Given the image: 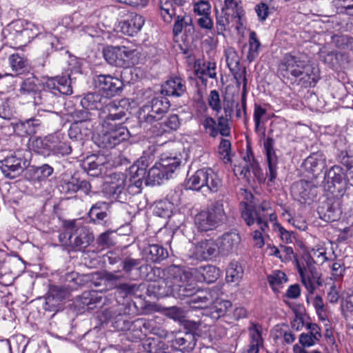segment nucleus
Wrapping results in <instances>:
<instances>
[{
  "label": "nucleus",
  "mask_w": 353,
  "mask_h": 353,
  "mask_svg": "<svg viewBox=\"0 0 353 353\" xmlns=\"http://www.w3.org/2000/svg\"><path fill=\"white\" fill-rule=\"evenodd\" d=\"M144 23L143 17L132 13L128 19L120 23L121 30L123 34L133 36L141 30Z\"/></svg>",
  "instance_id": "nucleus-25"
},
{
  "label": "nucleus",
  "mask_w": 353,
  "mask_h": 353,
  "mask_svg": "<svg viewBox=\"0 0 353 353\" xmlns=\"http://www.w3.org/2000/svg\"><path fill=\"white\" fill-rule=\"evenodd\" d=\"M241 241V237L236 232H227L218 239L219 252L226 254L236 249Z\"/></svg>",
  "instance_id": "nucleus-26"
},
{
  "label": "nucleus",
  "mask_w": 353,
  "mask_h": 353,
  "mask_svg": "<svg viewBox=\"0 0 353 353\" xmlns=\"http://www.w3.org/2000/svg\"><path fill=\"white\" fill-rule=\"evenodd\" d=\"M129 171L128 186H134L137 188H140L143 181L145 182L147 178L146 172L143 169H139V167L136 166H131Z\"/></svg>",
  "instance_id": "nucleus-40"
},
{
  "label": "nucleus",
  "mask_w": 353,
  "mask_h": 353,
  "mask_svg": "<svg viewBox=\"0 0 353 353\" xmlns=\"http://www.w3.org/2000/svg\"><path fill=\"white\" fill-rule=\"evenodd\" d=\"M242 205V218L249 226L256 222L260 229L265 232L268 228L269 221L274 223L276 221V214L271 203L267 200L254 205H250L248 203H243Z\"/></svg>",
  "instance_id": "nucleus-3"
},
{
  "label": "nucleus",
  "mask_w": 353,
  "mask_h": 353,
  "mask_svg": "<svg viewBox=\"0 0 353 353\" xmlns=\"http://www.w3.org/2000/svg\"><path fill=\"white\" fill-rule=\"evenodd\" d=\"M194 276L197 281L212 283L220 276V270L212 265H201L194 270Z\"/></svg>",
  "instance_id": "nucleus-24"
},
{
  "label": "nucleus",
  "mask_w": 353,
  "mask_h": 353,
  "mask_svg": "<svg viewBox=\"0 0 353 353\" xmlns=\"http://www.w3.org/2000/svg\"><path fill=\"white\" fill-rule=\"evenodd\" d=\"M94 240V236L85 227L73 226V234L71 247L76 250L87 248Z\"/></svg>",
  "instance_id": "nucleus-21"
},
{
  "label": "nucleus",
  "mask_w": 353,
  "mask_h": 353,
  "mask_svg": "<svg viewBox=\"0 0 353 353\" xmlns=\"http://www.w3.org/2000/svg\"><path fill=\"white\" fill-rule=\"evenodd\" d=\"M59 188L61 192L67 194H72L80 190L88 195L91 192L92 185L89 181L72 176L68 180H63Z\"/></svg>",
  "instance_id": "nucleus-16"
},
{
  "label": "nucleus",
  "mask_w": 353,
  "mask_h": 353,
  "mask_svg": "<svg viewBox=\"0 0 353 353\" xmlns=\"http://www.w3.org/2000/svg\"><path fill=\"white\" fill-rule=\"evenodd\" d=\"M54 169L48 164H43L34 169V178L39 181H46L52 174Z\"/></svg>",
  "instance_id": "nucleus-56"
},
{
  "label": "nucleus",
  "mask_w": 353,
  "mask_h": 353,
  "mask_svg": "<svg viewBox=\"0 0 353 353\" xmlns=\"http://www.w3.org/2000/svg\"><path fill=\"white\" fill-rule=\"evenodd\" d=\"M216 63L210 61H205L202 64H199L195 70V74L199 79L203 76L208 77L211 79H215L216 77Z\"/></svg>",
  "instance_id": "nucleus-46"
},
{
  "label": "nucleus",
  "mask_w": 353,
  "mask_h": 353,
  "mask_svg": "<svg viewBox=\"0 0 353 353\" xmlns=\"http://www.w3.org/2000/svg\"><path fill=\"white\" fill-rule=\"evenodd\" d=\"M103 165L104 161L102 157L92 156L88 157L84 162V169L88 174L98 176L101 174Z\"/></svg>",
  "instance_id": "nucleus-37"
},
{
  "label": "nucleus",
  "mask_w": 353,
  "mask_h": 353,
  "mask_svg": "<svg viewBox=\"0 0 353 353\" xmlns=\"http://www.w3.org/2000/svg\"><path fill=\"white\" fill-rule=\"evenodd\" d=\"M299 273L303 285L310 294H313L317 287L322 285L321 276L316 270L310 269L306 270L299 267Z\"/></svg>",
  "instance_id": "nucleus-23"
},
{
  "label": "nucleus",
  "mask_w": 353,
  "mask_h": 353,
  "mask_svg": "<svg viewBox=\"0 0 353 353\" xmlns=\"http://www.w3.org/2000/svg\"><path fill=\"white\" fill-rule=\"evenodd\" d=\"M196 339L192 332H186L183 336H176L172 340V346L184 352H191L195 347Z\"/></svg>",
  "instance_id": "nucleus-30"
},
{
  "label": "nucleus",
  "mask_w": 353,
  "mask_h": 353,
  "mask_svg": "<svg viewBox=\"0 0 353 353\" xmlns=\"http://www.w3.org/2000/svg\"><path fill=\"white\" fill-rule=\"evenodd\" d=\"M168 179L169 177L166 172L158 162L148 170L145 184L151 185H160L164 179Z\"/></svg>",
  "instance_id": "nucleus-36"
},
{
  "label": "nucleus",
  "mask_w": 353,
  "mask_h": 353,
  "mask_svg": "<svg viewBox=\"0 0 353 353\" xmlns=\"http://www.w3.org/2000/svg\"><path fill=\"white\" fill-rule=\"evenodd\" d=\"M163 277L176 289L181 283L186 281L187 275L180 267L172 265L163 270Z\"/></svg>",
  "instance_id": "nucleus-31"
},
{
  "label": "nucleus",
  "mask_w": 353,
  "mask_h": 353,
  "mask_svg": "<svg viewBox=\"0 0 353 353\" xmlns=\"http://www.w3.org/2000/svg\"><path fill=\"white\" fill-rule=\"evenodd\" d=\"M10 67L15 75H19L28 70V63L26 59L19 54H12L9 57Z\"/></svg>",
  "instance_id": "nucleus-39"
},
{
  "label": "nucleus",
  "mask_w": 353,
  "mask_h": 353,
  "mask_svg": "<svg viewBox=\"0 0 353 353\" xmlns=\"http://www.w3.org/2000/svg\"><path fill=\"white\" fill-rule=\"evenodd\" d=\"M231 143L226 139H221L219 146V154L225 162L230 161Z\"/></svg>",
  "instance_id": "nucleus-64"
},
{
  "label": "nucleus",
  "mask_w": 353,
  "mask_h": 353,
  "mask_svg": "<svg viewBox=\"0 0 353 353\" xmlns=\"http://www.w3.org/2000/svg\"><path fill=\"white\" fill-rule=\"evenodd\" d=\"M38 91L37 79L34 77L26 79L21 83L19 92L21 95L35 94L36 96Z\"/></svg>",
  "instance_id": "nucleus-52"
},
{
  "label": "nucleus",
  "mask_w": 353,
  "mask_h": 353,
  "mask_svg": "<svg viewBox=\"0 0 353 353\" xmlns=\"http://www.w3.org/2000/svg\"><path fill=\"white\" fill-rule=\"evenodd\" d=\"M93 125L92 123L83 121H74L68 130L70 139L77 142L79 145H83V141L92 132Z\"/></svg>",
  "instance_id": "nucleus-19"
},
{
  "label": "nucleus",
  "mask_w": 353,
  "mask_h": 353,
  "mask_svg": "<svg viewBox=\"0 0 353 353\" xmlns=\"http://www.w3.org/2000/svg\"><path fill=\"white\" fill-rule=\"evenodd\" d=\"M104 59L112 65L120 67L123 63L121 61V46L105 48L103 52Z\"/></svg>",
  "instance_id": "nucleus-42"
},
{
  "label": "nucleus",
  "mask_w": 353,
  "mask_h": 353,
  "mask_svg": "<svg viewBox=\"0 0 353 353\" xmlns=\"http://www.w3.org/2000/svg\"><path fill=\"white\" fill-rule=\"evenodd\" d=\"M159 163L170 178L172 174L180 169L181 159L176 155L165 153L161 155Z\"/></svg>",
  "instance_id": "nucleus-34"
},
{
  "label": "nucleus",
  "mask_w": 353,
  "mask_h": 353,
  "mask_svg": "<svg viewBox=\"0 0 353 353\" xmlns=\"http://www.w3.org/2000/svg\"><path fill=\"white\" fill-rule=\"evenodd\" d=\"M48 138L50 154L64 156L71 153L72 146L64 140L65 137L63 134L57 132L54 134H48Z\"/></svg>",
  "instance_id": "nucleus-22"
},
{
  "label": "nucleus",
  "mask_w": 353,
  "mask_h": 353,
  "mask_svg": "<svg viewBox=\"0 0 353 353\" xmlns=\"http://www.w3.org/2000/svg\"><path fill=\"white\" fill-rule=\"evenodd\" d=\"M243 270L238 263H230L226 271V281L228 283H238L243 276Z\"/></svg>",
  "instance_id": "nucleus-47"
},
{
  "label": "nucleus",
  "mask_w": 353,
  "mask_h": 353,
  "mask_svg": "<svg viewBox=\"0 0 353 353\" xmlns=\"http://www.w3.org/2000/svg\"><path fill=\"white\" fill-rule=\"evenodd\" d=\"M187 32H192L194 31V26L192 24V19L190 15L184 14L183 16L179 15L176 17V21L173 26V33L175 36L181 33L183 29Z\"/></svg>",
  "instance_id": "nucleus-38"
},
{
  "label": "nucleus",
  "mask_w": 353,
  "mask_h": 353,
  "mask_svg": "<svg viewBox=\"0 0 353 353\" xmlns=\"http://www.w3.org/2000/svg\"><path fill=\"white\" fill-rule=\"evenodd\" d=\"M219 253L218 244L212 239H206L199 242L194 250L193 254L197 260H208Z\"/></svg>",
  "instance_id": "nucleus-17"
},
{
  "label": "nucleus",
  "mask_w": 353,
  "mask_h": 353,
  "mask_svg": "<svg viewBox=\"0 0 353 353\" xmlns=\"http://www.w3.org/2000/svg\"><path fill=\"white\" fill-rule=\"evenodd\" d=\"M203 126L205 132L211 137L215 138L220 134L219 130L216 126V121L212 117H205L203 121Z\"/></svg>",
  "instance_id": "nucleus-60"
},
{
  "label": "nucleus",
  "mask_w": 353,
  "mask_h": 353,
  "mask_svg": "<svg viewBox=\"0 0 353 353\" xmlns=\"http://www.w3.org/2000/svg\"><path fill=\"white\" fill-rule=\"evenodd\" d=\"M193 10L199 16L210 15L211 13V5L208 1L201 0L194 3Z\"/></svg>",
  "instance_id": "nucleus-62"
},
{
  "label": "nucleus",
  "mask_w": 353,
  "mask_h": 353,
  "mask_svg": "<svg viewBox=\"0 0 353 353\" xmlns=\"http://www.w3.org/2000/svg\"><path fill=\"white\" fill-rule=\"evenodd\" d=\"M110 208V203L98 201L91 207L88 216L93 223H102L108 216Z\"/></svg>",
  "instance_id": "nucleus-32"
},
{
  "label": "nucleus",
  "mask_w": 353,
  "mask_h": 353,
  "mask_svg": "<svg viewBox=\"0 0 353 353\" xmlns=\"http://www.w3.org/2000/svg\"><path fill=\"white\" fill-rule=\"evenodd\" d=\"M319 214L322 219L327 222H332L338 220L340 215V211L330 203L326 204L325 209L321 208L319 209Z\"/></svg>",
  "instance_id": "nucleus-51"
},
{
  "label": "nucleus",
  "mask_w": 353,
  "mask_h": 353,
  "mask_svg": "<svg viewBox=\"0 0 353 353\" xmlns=\"http://www.w3.org/2000/svg\"><path fill=\"white\" fill-rule=\"evenodd\" d=\"M208 103L210 108L216 114L221 112L222 109L221 101L219 93L216 90L210 91L208 98Z\"/></svg>",
  "instance_id": "nucleus-58"
},
{
  "label": "nucleus",
  "mask_w": 353,
  "mask_h": 353,
  "mask_svg": "<svg viewBox=\"0 0 353 353\" xmlns=\"http://www.w3.org/2000/svg\"><path fill=\"white\" fill-rule=\"evenodd\" d=\"M305 168L314 176L321 173L325 167V159L321 154H313L305 161Z\"/></svg>",
  "instance_id": "nucleus-35"
},
{
  "label": "nucleus",
  "mask_w": 353,
  "mask_h": 353,
  "mask_svg": "<svg viewBox=\"0 0 353 353\" xmlns=\"http://www.w3.org/2000/svg\"><path fill=\"white\" fill-rule=\"evenodd\" d=\"M187 188L193 190L207 189L211 192H216L222 185V181L211 168L198 170L187 181Z\"/></svg>",
  "instance_id": "nucleus-7"
},
{
  "label": "nucleus",
  "mask_w": 353,
  "mask_h": 353,
  "mask_svg": "<svg viewBox=\"0 0 353 353\" xmlns=\"http://www.w3.org/2000/svg\"><path fill=\"white\" fill-rule=\"evenodd\" d=\"M48 141H49L48 135L44 138L37 137L32 141L31 145L37 153L49 156L50 154V143Z\"/></svg>",
  "instance_id": "nucleus-49"
},
{
  "label": "nucleus",
  "mask_w": 353,
  "mask_h": 353,
  "mask_svg": "<svg viewBox=\"0 0 353 353\" xmlns=\"http://www.w3.org/2000/svg\"><path fill=\"white\" fill-rule=\"evenodd\" d=\"M170 108L169 100L159 96L153 98L143 105L139 110V120L141 126L147 128L148 124L154 125L163 119Z\"/></svg>",
  "instance_id": "nucleus-5"
},
{
  "label": "nucleus",
  "mask_w": 353,
  "mask_h": 353,
  "mask_svg": "<svg viewBox=\"0 0 353 353\" xmlns=\"http://www.w3.org/2000/svg\"><path fill=\"white\" fill-rule=\"evenodd\" d=\"M245 12L243 8H239L236 11H230L225 8H222L221 12H216V27L219 34H223L230 26L236 25L239 28L242 26L241 18L244 16Z\"/></svg>",
  "instance_id": "nucleus-10"
},
{
  "label": "nucleus",
  "mask_w": 353,
  "mask_h": 353,
  "mask_svg": "<svg viewBox=\"0 0 353 353\" xmlns=\"http://www.w3.org/2000/svg\"><path fill=\"white\" fill-rule=\"evenodd\" d=\"M227 65L231 71L236 69L240 63V58L234 48L230 47L225 50Z\"/></svg>",
  "instance_id": "nucleus-55"
},
{
  "label": "nucleus",
  "mask_w": 353,
  "mask_h": 353,
  "mask_svg": "<svg viewBox=\"0 0 353 353\" xmlns=\"http://www.w3.org/2000/svg\"><path fill=\"white\" fill-rule=\"evenodd\" d=\"M181 125V119L176 114H171L156 123L152 128V133L154 136H161L164 133H170L177 130Z\"/></svg>",
  "instance_id": "nucleus-15"
},
{
  "label": "nucleus",
  "mask_w": 353,
  "mask_h": 353,
  "mask_svg": "<svg viewBox=\"0 0 353 353\" xmlns=\"http://www.w3.org/2000/svg\"><path fill=\"white\" fill-rule=\"evenodd\" d=\"M149 288L158 298L169 296H175V288H174L172 284L168 283L163 277L152 283Z\"/></svg>",
  "instance_id": "nucleus-33"
},
{
  "label": "nucleus",
  "mask_w": 353,
  "mask_h": 353,
  "mask_svg": "<svg viewBox=\"0 0 353 353\" xmlns=\"http://www.w3.org/2000/svg\"><path fill=\"white\" fill-rule=\"evenodd\" d=\"M226 201H215L207 210L198 213L194 218V223L199 230L207 232L216 229L226 223L228 216L225 210Z\"/></svg>",
  "instance_id": "nucleus-4"
},
{
  "label": "nucleus",
  "mask_w": 353,
  "mask_h": 353,
  "mask_svg": "<svg viewBox=\"0 0 353 353\" xmlns=\"http://www.w3.org/2000/svg\"><path fill=\"white\" fill-rule=\"evenodd\" d=\"M103 112H107V114L101 116L103 119L101 123H122L126 117L125 108L121 105L120 101L106 102L103 107Z\"/></svg>",
  "instance_id": "nucleus-14"
},
{
  "label": "nucleus",
  "mask_w": 353,
  "mask_h": 353,
  "mask_svg": "<svg viewBox=\"0 0 353 353\" xmlns=\"http://www.w3.org/2000/svg\"><path fill=\"white\" fill-rule=\"evenodd\" d=\"M187 91L186 83L179 77H170L162 85L161 93L168 97H181Z\"/></svg>",
  "instance_id": "nucleus-18"
},
{
  "label": "nucleus",
  "mask_w": 353,
  "mask_h": 353,
  "mask_svg": "<svg viewBox=\"0 0 353 353\" xmlns=\"http://www.w3.org/2000/svg\"><path fill=\"white\" fill-rule=\"evenodd\" d=\"M72 94L71 79L69 76L48 77L43 83V88L34 97L35 105L43 106L42 110L52 112L60 103L62 95Z\"/></svg>",
  "instance_id": "nucleus-1"
},
{
  "label": "nucleus",
  "mask_w": 353,
  "mask_h": 353,
  "mask_svg": "<svg viewBox=\"0 0 353 353\" xmlns=\"http://www.w3.org/2000/svg\"><path fill=\"white\" fill-rule=\"evenodd\" d=\"M101 297L97 296L96 292H84L80 296L79 301L82 307H87L88 310H93L97 303H100Z\"/></svg>",
  "instance_id": "nucleus-48"
},
{
  "label": "nucleus",
  "mask_w": 353,
  "mask_h": 353,
  "mask_svg": "<svg viewBox=\"0 0 353 353\" xmlns=\"http://www.w3.org/2000/svg\"><path fill=\"white\" fill-rule=\"evenodd\" d=\"M266 156L269 168V173L268 174V180L270 182L274 183L277 176V157L275 154L274 150H271L270 152H266Z\"/></svg>",
  "instance_id": "nucleus-54"
},
{
  "label": "nucleus",
  "mask_w": 353,
  "mask_h": 353,
  "mask_svg": "<svg viewBox=\"0 0 353 353\" xmlns=\"http://www.w3.org/2000/svg\"><path fill=\"white\" fill-rule=\"evenodd\" d=\"M345 172L340 165L332 166L325 174V187L332 194H343L346 191Z\"/></svg>",
  "instance_id": "nucleus-11"
},
{
  "label": "nucleus",
  "mask_w": 353,
  "mask_h": 353,
  "mask_svg": "<svg viewBox=\"0 0 353 353\" xmlns=\"http://www.w3.org/2000/svg\"><path fill=\"white\" fill-rule=\"evenodd\" d=\"M121 267L126 274H130L134 270L141 271L148 268V265L143 263L142 259H133L130 256L123 259Z\"/></svg>",
  "instance_id": "nucleus-44"
},
{
  "label": "nucleus",
  "mask_w": 353,
  "mask_h": 353,
  "mask_svg": "<svg viewBox=\"0 0 353 353\" xmlns=\"http://www.w3.org/2000/svg\"><path fill=\"white\" fill-rule=\"evenodd\" d=\"M313 305L319 319L321 321L327 320V310L323 298L319 295H316L314 299Z\"/></svg>",
  "instance_id": "nucleus-59"
},
{
  "label": "nucleus",
  "mask_w": 353,
  "mask_h": 353,
  "mask_svg": "<svg viewBox=\"0 0 353 353\" xmlns=\"http://www.w3.org/2000/svg\"><path fill=\"white\" fill-rule=\"evenodd\" d=\"M41 124V121L38 117H33L25 121H19L14 124L13 128L16 133L23 137L35 134Z\"/></svg>",
  "instance_id": "nucleus-28"
},
{
  "label": "nucleus",
  "mask_w": 353,
  "mask_h": 353,
  "mask_svg": "<svg viewBox=\"0 0 353 353\" xmlns=\"http://www.w3.org/2000/svg\"><path fill=\"white\" fill-rule=\"evenodd\" d=\"M108 101L107 97H103L98 92H90L81 99V105L85 110H98L103 108Z\"/></svg>",
  "instance_id": "nucleus-29"
},
{
  "label": "nucleus",
  "mask_w": 353,
  "mask_h": 353,
  "mask_svg": "<svg viewBox=\"0 0 353 353\" xmlns=\"http://www.w3.org/2000/svg\"><path fill=\"white\" fill-rule=\"evenodd\" d=\"M212 302L211 296L207 292H201L195 294L190 299L189 303L192 304L194 308H205Z\"/></svg>",
  "instance_id": "nucleus-53"
},
{
  "label": "nucleus",
  "mask_w": 353,
  "mask_h": 353,
  "mask_svg": "<svg viewBox=\"0 0 353 353\" xmlns=\"http://www.w3.org/2000/svg\"><path fill=\"white\" fill-rule=\"evenodd\" d=\"M0 164V169L3 175L12 179L19 176L29 163L21 152H17L1 161Z\"/></svg>",
  "instance_id": "nucleus-8"
},
{
  "label": "nucleus",
  "mask_w": 353,
  "mask_h": 353,
  "mask_svg": "<svg viewBox=\"0 0 353 353\" xmlns=\"http://www.w3.org/2000/svg\"><path fill=\"white\" fill-rule=\"evenodd\" d=\"M135 55V50H130L125 46H121V61L123 62L120 67L129 68L134 65L132 61Z\"/></svg>",
  "instance_id": "nucleus-57"
},
{
  "label": "nucleus",
  "mask_w": 353,
  "mask_h": 353,
  "mask_svg": "<svg viewBox=\"0 0 353 353\" xmlns=\"http://www.w3.org/2000/svg\"><path fill=\"white\" fill-rule=\"evenodd\" d=\"M184 283H181L176 288L175 296H177L181 299L185 297L192 298L194 295L196 290L191 285L185 284Z\"/></svg>",
  "instance_id": "nucleus-63"
},
{
  "label": "nucleus",
  "mask_w": 353,
  "mask_h": 353,
  "mask_svg": "<svg viewBox=\"0 0 353 353\" xmlns=\"http://www.w3.org/2000/svg\"><path fill=\"white\" fill-rule=\"evenodd\" d=\"M94 82L95 88L109 97L119 94L123 86L120 79L111 75H97Z\"/></svg>",
  "instance_id": "nucleus-12"
},
{
  "label": "nucleus",
  "mask_w": 353,
  "mask_h": 353,
  "mask_svg": "<svg viewBox=\"0 0 353 353\" xmlns=\"http://www.w3.org/2000/svg\"><path fill=\"white\" fill-rule=\"evenodd\" d=\"M314 68L307 67L305 61L299 54H285L278 65V73L284 78L300 77L307 86H314L319 80Z\"/></svg>",
  "instance_id": "nucleus-2"
},
{
  "label": "nucleus",
  "mask_w": 353,
  "mask_h": 353,
  "mask_svg": "<svg viewBox=\"0 0 353 353\" xmlns=\"http://www.w3.org/2000/svg\"><path fill=\"white\" fill-rule=\"evenodd\" d=\"M232 307V303L227 300H216L210 307V316L218 319L225 316Z\"/></svg>",
  "instance_id": "nucleus-41"
},
{
  "label": "nucleus",
  "mask_w": 353,
  "mask_h": 353,
  "mask_svg": "<svg viewBox=\"0 0 353 353\" xmlns=\"http://www.w3.org/2000/svg\"><path fill=\"white\" fill-rule=\"evenodd\" d=\"M268 281L275 292H279L280 288L288 281L286 274L280 270H275L268 276Z\"/></svg>",
  "instance_id": "nucleus-45"
},
{
  "label": "nucleus",
  "mask_w": 353,
  "mask_h": 353,
  "mask_svg": "<svg viewBox=\"0 0 353 353\" xmlns=\"http://www.w3.org/2000/svg\"><path fill=\"white\" fill-rule=\"evenodd\" d=\"M138 290L139 285L137 284L122 283L117 287L116 294L123 298V303L119 304L117 310V315L127 316L137 313V308L128 295L134 294Z\"/></svg>",
  "instance_id": "nucleus-9"
},
{
  "label": "nucleus",
  "mask_w": 353,
  "mask_h": 353,
  "mask_svg": "<svg viewBox=\"0 0 353 353\" xmlns=\"http://www.w3.org/2000/svg\"><path fill=\"white\" fill-rule=\"evenodd\" d=\"M68 288L74 289L77 286L83 284V278L75 272H71L65 274L64 278Z\"/></svg>",
  "instance_id": "nucleus-61"
},
{
  "label": "nucleus",
  "mask_w": 353,
  "mask_h": 353,
  "mask_svg": "<svg viewBox=\"0 0 353 353\" xmlns=\"http://www.w3.org/2000/svg\"><path fill=\"white\" fill-rule=\"evenodd\" d=\"M143 256L150 262L159 263L168 256V250L159 244H148L142 250Z\"/></svg>",
  "instance_id": "nucleus-27"
},
{
  "label": "nucleus",
  "mask_w": 353,
  "mask_h": 353,
  "mask_svg": "<svg viewBox=\"0 0 353 353\" xmlns=\"http://www.w3.org/2000/svg\"><path fill=\"white\" fill-rule=\"evenodd\" d=\"M291 191L294 198L301 203L312 201L316 196V186L304 180L295 182L292 185Z\"/></svg>",
  "instance_id": "nucleus-13"
},
{
  "label": "nucleus",
  "mask_w": 353,
  "mask_h": 353,
  "mask_svg": "<svg viewBox=\"0 0 353 353\" xmlns=\"http://www.w3.org/2000/svg\"><path fill=\"white\" fill-rule=\"evenodd\" d=\"M112 178L117 179L116 181H112L108 186V192L112 199L119 202L124 203L127 201L128 194L125 190V179L123 174H114Z\"/></svg>",
  "instance_id": "nucleus-20"
},
{
  "label": "nucleus",
  "mask_w": 353,
  "mask_h": 353,
  "mask_svg": "<svg viewBox=\"0 0 353 353\" xmlns=\"http://www.w3.org/2000/svg\"><path fill=\"white\" fill-rule=\"evenodd\" d=\"M246 163L250 164L252 174L258 181H263L264 180L263 172L251 151H248L246 155L243 157V164Z\"/></svg>",
  "instance_id": "nucleus-50"
},
{
  "label": "nucleus",
  "mask_w": 353,
  "mask_h": 353,
  "mask_svg": "<svg viewBox=\"0 0 353 353\" xmlns=\"http://www.w3.org/2000/svg\"><path fill=\"white\" fill-rule=\"evenodd\" d=\"M261 43L254 31L249 34V50L247 54V59L249 62L254 61L259 54Z\"/></svg>",
  "instance_id": "nucleus-43"
},
{
  "label": "nucleus",
  "mask_w": 353,
  "mask_h": 353,
  "mask_svg": "<svg viewBox=\"0 0 353 353\" xmlns=\"http://www.w3.org/2000/svg\"><path fill=\"white\" fill-rule=\"evenodd\" d=\"M101 125V132L94 141L100 148H112L129 138L130 132L122 123H105Z\"/></svg>",
  "instance_id": "nucleus-6"
}]
</instances>
